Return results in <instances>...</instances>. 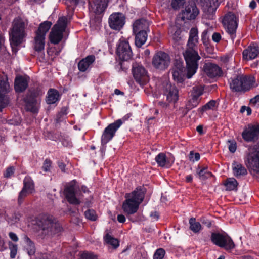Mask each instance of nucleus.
I'll return each mask as SVG.
<instances>
[{"label": "nucleus", "instance_id": "1", "mask_svg": "<svg viewBox=\"0 0 259 259\" xmlns=\"http://www.w3.org/2000/svg\"><path fill=\"white\" fill-rule=\"evenodd\" d=\"M27 26V24L21 18H17L13 20L9 32L10 45L13 52L16 53L17 47L24 41L27 35L25 31Z\"/></svg>", "mask_w": 259, "mask_h": 259}, {"label": "nucleus", "instance_id": "2", "mask_svg": "<svg viewBox=\"0 0 259 259\" xmlns=\"http://www.w3.org/2000/svg\"><path fill=\"white\" fill-rule=\"evenodd\" d=\"M146 189L141 187L137 188L132 193H126L125 200L123 202L122 208L124 212L130 215L136 213L139 205L144 200Z\"/></svg>", "mask_w": 259, "mask_h": 259}, {"label": "nucleus", "instance_id": "3", "mask_svg": "<svg viewBox=\"0 0 259 259\" xmlns=\"http://www.w3.org/2000/svg\"><path fill=\"white\" fill-rule=\"evenodd\" d=\"M37 225L41 230L44 236H50L61 231L60 224L52 216L48 214L40 215L37 220Z\"/></svg>", "mask_w": 259, "mask_h": 259}, {"label": "nucleus", "instance_id": "4", "mask_svg": "<svg viewBox=\"0 0 259 259\" xmlns=\"http://www.w3.org/2000/svg\"><path fill=\"white\" fill-rule=\"evenodd\" d=\"M254 82L253 77L239 75L236 77L231 78L230 87L233 92L245 93L254 87Z\"/></svg>", "mask_w": 259, "mask_h": 259}, {"label": "nucleus", "instance_id": "5", "mask_svg": "<svg viewBox=\"0 0 259 259\" xmlns=\"http://www.w3.org/2000/svg\"><path fill=\"white\" fill-rule=\"evenodd\" d=\"M245 163L250 172L259 175V144L249 147L246 152Z\"/></svg>", "mask_w": 259, "mask_h": 259}, {"label": "nucleus", "instance_id": "6", "mask_svg": "<svg viewBox=\"0 0 259 259\" xmlns=\"http://www.w3.org/2000/svg\"><path fill=\"white\" fill-rule=\"evenodd\" d=\"M187 67V77L190 78L196 73L198 66V61L201 59L197 49H187L183 53Z\"/></svg>", "mask_w": 259, "mask_h": 259}, {"label": "nucleus", "instance_id": "7", "mask_svg": "<svg viewBox=\"0 0 259 259\" xmlns=\"http://www.w3.org/2000/svg\"><path fill=\"white\" fill-rule=\"evenodd\" d=\"M67 22L66 17H61L54 25L49 34V39L52 44H58L62 40L63 32L67 26Z\"/></svg>", "mask_w": 259, "mask_h": 259}, {"label": "nucleus", "instance_id": "8", "mask_svg": "<svg viewBox=\"0 0 259 259\" xmlns=\"http://www.w3.org/2000/svg\"><path fill=\"white\" fill-rule=\"evenodd\" d=\"M52 23L46 21L41 23L36 31V36L34 38V49L37 52H40L44 49L45 36L50 29Z\"/></svg>", "mask_w": 259, "mask_h": 259}, {"label": "nucleus", "instance_id": "9", "mask_svg": "<svg viewBox=\"0 0 259 259\" xmlns=\"http://www.w3.org/2000/svg\"><path fill=\"white\" fill-rule=\"evenodd\" d=\"M212 242L220 247L229 250L235 247V244L231 237L226 233L213 232L211 235Z\"/></svg>", "mask_w": 259, "mask_h": 259}, {"label": "nucleus", "instance_id": "10", "mask_svg": "<svg viewBox=\"0 0 259 259\" xmlns=\"http://www.w3.org/2000/svg\"><path fill=\"white\" fill-rule=\"evenodd\" d=\"M132 73L136 81L140 85H144L149 80L147 71L140 63H133Z\"/></svg>", "mask_w": 259, "mask_h": 259}, {"label": "nucleus", "instance_id": "11", "mask_svg": "<svg viewBox=\"0 0 259 259\" xmlns=\"http://www.w3.org/2000/svg\"><path fill=\"white\" fill-rule=\"evenodd\" d=\"M10 91L7 77L0 75V112L9 104L10 99L7 94Z\"/></svg>", "mask_w": 259, "mask_h": 259}, {"label": "nucleus", "instance_id": "12", "mask_svg": "<svg viewBox=\"0 0 259 259\" xmlns=\"http://www.w3.org/2000/svg\"><path fill=\"white\" fill-rule=\"evenodd\" d=\"M78 190L79 187L77 186L75 180L71 181L66 185L64 189V193L69 203L74 205H78L80 203V201L77 198Z\"/></svg>", "mask_w": 259, "mask_h": 259}, {"label": "nucleus", "instance_id": "13", "mask_svg": "<svg viewBox=\"0 0 259 259\" xmlns=\"http://www.w3.org/2000/svg\"><path fill=\"white\" fill-rule=\"evenodd\" d=\"M39 95V92L37 90H29L26 96L24 98V101L26 104V109L33 113H37L38 109L37 106V97Z\"/></svg>", "mask_w": 259, "mask_h": 259}, {"label": "nucleus", "instance_id": "14", "mask_svg": "<svg viewBox=\"0 0 259 259\" xmlns=\"http://www.w3.org/2000/svg\"><path fill=\"white\" fill-rule=\"evenodd\" d=\"M222 23L227 32L230 35L232 39H233L236 36L237 27L236 17L234 14L232 12L226 14L223 19Z\"/></svg>", "mask_w": 259, "mask_h": 259}, {"label": "nucleus", "instance_id": "15", "mask_svg": "<svg viewBox=\"0 0 259 259\" xmlns=\"http://www.w3.org/2000/svg\"><path fill=\"white\" fill-rule=\"evenodd\" d=\"M123 122L121 119H118L114 122L110 124L104 130L101 137L102 145L106 144L114 136L117 130L122 125Z\"/></svg>", "mask_w": 259, "mask_h": 259}, {"label": "nucleus", "instance_id": "16", "mask_svg": "<svg viewBox=\"0 0 259 259\" xmlns=\"http://www.w3.org/2000/svg\"><path fill=\"white\" fill-rule=\"evenodd\" d=\"M169 64V56L165 52H158L153 57L152 64L157 69H165L168 67Z\"/></svg>", "mask_w": 259, "mask_h": 259}, {"label": "nucleus", "instance_id": "17", "mask_svg": "<svg viewBox=\"0 0 259 259\" xmlns=\"http://www.w3.org/2000/svg\"><path fill=\"white\" fill-rule=\"evenodd\" d=\"M199 11L193 1H190L185 4V9L182 11V20H193L199 14Z\"/></svg>", "mask_w": 259, "mask_h": 259}, {"label": "nucleus", "instance_id": "18", "mask_svg": "<svg viewBox=\"0 0 259 259\" xmlns=\"http://www.w3.org/2000/svg\"><path fill=\"white\" fill-rule=\"evenodd\" d=\"M116 54L122 61H127L132 58L133 53L127 41H120L116 49Z\"/></svg>", "mask_w": 259, "mask_h": 259}, {"label": "nucleus", "instance_id": "19", "mask_svg": "<svg viewBox=\"0 0 259 259\" xmlns=\"http://www.w3.org/2000/svg\"><path fill=\"white\" fill-rule=\"evenodd\" d=\"M163 94L166 97V100L169 103H176L179 98L178 90L176 87L170 82L163 84Z\"/></svg>", "mask_w": 259, "mask_h": 259}, {"label": "nucleus", "instance_id": "20", "mask_svg": "<svg viewBox=\"0 0 259 259\" xmlns=\"http://www.w3.org/2000/svg\"><path fill=\"white\" fill-rule=\"evenodd\" d=\"M243 139L246 142H254L259 138V125H248L242 133Z\"/></svg>", "mask_w": 259, "mask_h": 259}, {"label": "nucleus", "instance_id": "21", "mask_svg": "<svg viewBox=\"0 0 259 259\" xmlns=\"http://www.w3.org/2000/svg\"><path fill=\"white\" fill-rule=\"evenodd\" d=\"M125 23V17L121 13H115L111 14L109 18V24L110 28L114 30H119Z\"/></svg>", "mask_w": 259, "mask_h": 259}, {"label": "nucleus", "instance_id": "22", "mask_svg": "<svg viewBox=\"0 0 259 259\" xmlns=\"http://www.w3.org/2000/svg\"><path fill=\"white\" fill-rule=\"evenodd\" d=\"M203 70L211 78H217L223 76V74L222 68L218 65L212 63H205L203 66Z\"/></svg>", "mask_w": 259, "mask_h": 259}, {"label": "nucleus", "instance_id": "23", "mask_svg": "<svg viewBox=\"0 0 259 259\" xmlns=\"http://www.w3.org/2000/svg\"><path fill=\"white\" fill-rule=\"evenodd\" d=\"M185 69L183 62L178 60H176L174 66L171 69L173 79L178 82H182L185 77Z\"/></svg>", "mask_w": 259, "mask_h": 259}, {"label": "nucleus", "instance_id": "24", "mask_svg": "<svg viewBox=\"0 0 259 259\" xmlns=\"http://www.w3.org/2000/svg\"><path fill=\"white\" fill-rule=\"evenodd\" d=\"M259 54V47L254 44L250 45L242 53L243 58L246 60H252Z\"/></svg>", "mask_w": 259, "mask_h": 259}, {"label": "nucleus", "instance_id": "25", "mask_svg": "<svg viewBox=\"0 0 259 259\" xmlns=\"http://www.w3.org/2000/svg\"><path fill=\"white\" fill-rule=\"evenodd\" d=\"M149 22L144 18L138 19L133 25V32H147L149 30Z\"/></svg>", "mask_w": 259, "mask_h": 259}, {"label": "nucleus", "instance_id": "26", "mask_svg": "<svg viewBox=\"0 0 259 259\" xmlns=\"http://www.w3.org/2000/svg\"><path fill=\"white\" fill-rule=\"evenodd\" d=\"M28 80L27 77L22 76L16 77L15 79L14 89L16 92L22 93L28 87Z\"/></svg>", "mask_w": 259, "mask_h": 259}, {"label": "nucleus", "instance_id": "27", "mask_svg": "<svg viewBox=\"0 0 259 259\" xmlns=\"http://www.w3.org/2000/svg\"><path fill=\"white\" fill-rule=\"evenodd\" d=\"M198 31L196 28L193 27L190 29L189 37L187 44V49H197L198 42Z\"/></svg>", "mask_w": 259, "mask_h": 259}, {"label": "nucleus", "instance_id": "28", "mask_svg": "<svg viewBox=\"0 0 259 259\" xmlns=\"http://www.w3.org/2000/svg\"><path fill=\"white\" fill-rule=\"evenodd\" d=\"M203 3V8L205 12L213 14L219 6L218 0H196Z\"/></svg>", "mask_w": 259, "mask_h": 259}, {"label": "nucleus", "instance_id": "29", "mask_svg": "<svg viewBox=\"0 0 259 259\" xmlns=\"http://www.w3.org/2000/svg\"><path fill=\"white\" fill-rule=\"evenodd\" d=\"M95 60V57L93 55H89L81 60L78 63L79 70L81 72H85L93 63Z\"/></svg>", "mask_w": 259, "mask_h": 259}, {"label": "nucleus", "instance_id": "30", "mask_svg": "<svg viewBox=\"0 0 259 259\" xmlns=\"http://www.w3.org/2000/svg\"><path fill=\"white\" fill-rule=\"evenodd\" d=\"M59 93L57 90L50 89L48 92L46 102L48 104H54L59 100Z\"/></svg>", "mask_w": 259, "mask_h": 259}, {"label": "nucleus", "instance_id": "31", "mask_svg": "<svg viewBox=\"0 0 259 259\" xmlns=\"http://www.w3.org/2000/svg\"><path fill=\"white\" fill-rule=\"evenodd\" d=\"M233 172L234 175L237 178L245 176L247 174L246 169L242 164L235 162L233 163Z\"/></svg>", "mask_w": 259, "mask_h": 259}, {"label": "nucleus", "instance_id": "32", "mask_svg": "<svg viewBox=\"0 0 259 259\" xmlns=\"http://www.w3.org/2000/svg\"><path fill=\"white\" fill-rule=\"evenodd\" d=\"M135 35V45L138 47H141L146 42L147 38V32H133Z\"/></svg>", "mask_w": 259, "mask_h": 259}, {"label": "nucleus", "instance_id": "33", "mask_svg": "<svg viewBox=\"0 0 259 259\" xmlns=\"http://www.w3.org/2000/svg\"><path fill=\"white\" fill-rule=\"evenodd\" d=\"M108 3V0H94L96 13L100 14L103 12L107 7Z\"/></svg>", "mask_w": 259, "mask_h": 259}, {"label": "nucleus", "instance_id": "34", "mask_svg": "<svg viewBox=\"0 0 259 259\" xmlns=\"http://www.w3.org/2000/svg\"><path fill=\"white\" fill-rule=\"evenodd\" d=\"M155 160L158 165L160 167L170 166V163L166 158V155L163 153H160L155 157Z\"/></svg>", "mask_w": 259, "mask_h": 259}, {"label": "nucleus", "instance_id": "35", "mask_svg": "<svg viewBox=\"0 0 259 259\" xmlns=\"http://www.w3.org/2000/svg\"><path fill=\"white\" fill-rule=\"evenodd\" d=\"M227 191L236 190L238 182L234 178H229L226 179L224 183Z\"/></svg>", "mask_w": 259, "mask_h": 259}, {"label": "nucleus", "instance_id": "36", "mask_svg": "<svg viewBox=\"0 0 259 259\" xmlns=\"http://www.w3.org/2000/svg\"><path fill=\"white\" fill-rule=\"evenodd\" d=\"M22 189L30 193L34 190V183L30 177H25L23 181V187Z\"/></svg>", "mask_w": 259, "mask_h": 259}, {"label": "nucleus", "instance_id": "37", "mask_svg": "<svg viewBox=\"0 0 259 259\" xmlns=\"http://www.w3.org/2000/svg\"><path fill=\"white\" fill-rule=\"evenodd\" d=\"M24 239L26 243L25 248L27 253L30 256L33 255L35 252V247L34 243L27 236L25 237Z\"/></svg>", "mask_w": 259, "mask_h": 259}, {"label": "nucleus", "instance_id": "38", "mask_svg": "<svg viewBox=\"0 0 259 259\" xmlns=\"http://www.w3.org/2000/svg\"><path fill=\"white\" fill-rule=\"evenodd\" d=\"M216 101L215 100H212L203 106L202 107L198 109V111L200 113L201 115L203 114V113L208 110H213L214 108L216 107Z\"/></svg>", "mask_w": 259, "mask_h": 259}, {"label": "nucleus", "instance_id": "39", "mask_svg": "<svg viewBox=\"0 0 259 259\" xmlns=\"http://www.w3.org/2000/svg\"><path fill=\"white\" fill-rule=\"evenodd\" d=\"M105 241L108 244L111 245L113 248H116L119 246V241L118 239L113 237L109 233H107L104 237Z\"/></svg>", "mask_w": 259, "mask_h": 259}, {"label": "nucleus", "instance_id": "40", "mask_svg": "<svg viewBox=\"0 0 259 259\" xmlns=\"http://www.w3.org/2000/svg\"><path fill=\"white\" fill-rule=\"evenodd\" d=\"M190 229L194 233L199 232L201 229V225L198 222L196 221L195 218H191L189 220Z\"/></svg>", "mask_w": 259, "mask_h": 259}, {"label": "nucleus", "instance_id": "41", "mask_svg": "<svg viewBox=\"0 0 259 259\" xmlns=\"http://www.w3.org/2000/svg\"><path fill=\"white\" fill-rule=\"evenodd\" d=\"M203 94V90L198 87H194L193 88L192 91H191V96L193 99H195V100H200L199 97Z\"/></svg>", "mask_w": 259, "mask_h": 259}, {"label": "nucleus", "instance_id": "42", "mask_svg": "<svg viewBox=\"0 0 259 259\" xmlns=\"http://www.w3.org/2000/svg\"><path fill=\"white\" fill-rule=\"evenodd\" d=\"M197 173L198 175L199 178L202 180H204L211 177L212 176L211 172L207 170V168H203L199 171L197 170Z\"/></svg>", "mask_w": 259, "mask_h": 259}, {"label": "nucleus", "instance_id": "43", "mask_svg": "<svg viewBox=\"0 0 259 259\" xmlns=\"http://www.w3.org/2000/svg\"><path fill=\"white\" fill-rule=\"evenodd\" d=\"M199 102L200 100H195L191 98L186 105V108L187 109L186 113L193 108L196 107L199 104Z\"/></svg>", "mask_w": 259, "mask_h": 259}, {"label": "nucleus", "instance_id": "44", "mask_svg": "<svg viewBox=\"0 0 259 259\" xmlns=\"http://www.w3.org/2000/svg\"><path fill=\"white\" fill-rule=\"evenodd\" d=\"M85 217L92 221H95L97 220V215L95 210L93 209H88L84 212Z\"/></svg>", "mask_w": 259, "mask_h": 259}, {"label": "nucleus", "instance_id": "45", "mask_svg": "<svg viewBox=\"0 0 259 259\" xmlns=\"http://www.w3.org/2000/svg\"><path fill=\"white\" fill-rule=\"evenodd\" d=\"M201 40L203 45L206 47H208L210 42V39L208 36V29H206L204 30V31L202 33L201 35Z\"/></svg>", "mask_w": 259, "mask_h": 259}, {"label": "nucleus", "instance_id": "46", "mask_svg": "<svg viewBox=\"0 0 259 259\" xmlns=\"http://www.w3.org/2000/svg\"><path fill=\"white\" fill-rule=\"evenodd\" d=\"M79 259H98V256L93 253L84 251L80 255Z\"/></svg>", "mask_w": 259, "mask_h": 259}, {"label": "nucleus", "instance_id": "47", "mask_svg": "<svg viewBox=\"0 0 259 259\" xmlns=\"http://www.w3.org/2000/svg\"><path fill=\"white\" fill-rule=\"evenodd\" d=\"M30 194V193L22 189L20 192L19 194L18 198V204L19 205H21L23 203L24 199L27 196Z\"/></svg>", "mask_w": 259, "mask_h": 259}, {"label": "nucleus", "instance_id": "48", "mask_svg": "<svg viewBox=\"0 0 259 259\" xmlns=\"http://www.w3.org/2000/svg\"><path fill=\"white\" fill-rule=\"evenodd\" d=\"M165 253V250L163 248L157 249L153 255V259H162Z\"/></svg>", "mask_w": 259, "mask_h": 259}, {"label": "nucleus", "instance_id": "49", "mask_svg": "<svg viewBox=\"0 0 259 259\" xmlns=\"http://www.w3.org/2000/svg\"><path fill=\"white\" fill-rule=\"evenodd\" d=\"M185 0H172L171 6L174 9H179L184 5Z\"/></svg>", "mask_w": 259, "mask_h": 259}, {"label": "nucleus", "instance_id": "50", "mask_svg": "<svg viewBox=\"0 0 259 259\" xmlns=\"http://www.w3.org/2000/svg\"><path fill=\"white\" fill-rule=\"evenodd\" d=\"M52 161L48 159H46L43 163V165L42 166V168L44 170V171L47 172L49 171L50 167L51 166Z\"/></svg>", "mask_w": 259, "mask_h": 259}, {"label": "nucleus", "instance_id": "51", "mask_svg": "<svg viewBox=\"0 0 259 259\" xmlns=\"http://www.w3.org/2000/svg\"><path fill=\"white\" fill-rule=\"evenodd\" d=\"M10 257L12 258H14L16 255L17 252V246L16 245L12 244L10 245Z\"/></svg>", "mask_w": 259, "mask_h": 259}, {"label": "nucleus", "instance_id": "52", "mask_svg": "<svg viewBox=\"0 0 259 259\" xmlns=\"http://www.w3.org/2000/svg\"><path fill=\"white\" fill-rule=\"evenodd\" d=\"M200 154L198 153H194L193 151H191L190 153L189 159L190 160L193 161V162L196 160L198 161L200 159Z\"/></svg>", "mask_w": 259, "mask_h": 259}, {"label": "nucleus", "instance_id": "53", "mask_svg": "<svg viewBox=\"0 0 259 259\" xmlns=\"http://www.w3.org/2000/svg\"><path fill=\"white\" fill-rule=\"evenodd\" d=\"M15 168L13 166H10L7 168L6 172L4 174V176L6 178H10L14 172Z\"/></svg>", "mask_w": 259, "mask_h": 259}, {"label": "nucleus", "instance_id": "54", "mask_svg": "<svg viewBox=\"0 0 259 259\" xmlns=\"http://www.w3.org/2000/svg\"><path fill=\"white\" fill-rule=\"evenodd\" d=\"M230 144L229 145V151L231 153H234L236 150V143L235 141H229Z\"/></svg>", "mask_w": 259, "mask_h": 259}, {"label": "nucleus", "instance_id": "55", "mask_svg": "<svg viewBox=\"0 0 259 259\" xmlns=\"http://www.w3.org/2000/svg\"><path fill=\"white\" fill-rule=\"evenodd\" d=\"M250 103L252 105H259V95L255 96L254 98L250 99Z\"/></svg>", "mask_w": 259, "mask_h": 259}, {"label": "nucleus", "instance_id": "56", "mask_svg": "<svg viewBox=\"0 0 259 259\" xmlns=\"http://www.w3.org/2000/svg\"><path fill=\"white\" fill-rule=\"evenodd\" d=\"M21 214L19 213V212H15L12 217V218H11V220L13 222H14V223H17L18 222L19 220H20V218H21Z\"/></svg>", "mask_w": 259, "mask_h": 259}, {"label": "nucleus", "instance_id": "57", "mask_svg": "<svg viewBox=\"0 0 259 259\" xmlns=\"http://www.w3.org/2000/svg\"><path fill=\"white\" fill-rule=\"evenodd\" d=\"M212 39L213 41L219 42L221 39V35L219 33L214 32L212 36Z\"/></svg>", "mask_w": 259, "mask_h": 259}, {"label": "nucleus", "instance_id": "58", "mask_svg": "<svg viewBox=\"0 0 259 259\" xmlns=\"http://www.w3.org/2000/svg\"><path fill=\"white\" fill-rule=\"evenodd\" d=\"M62 144L65 147H71L72 146V142L67 139H64L62 141Z\"/></svg>", "mask_w": 259, "mask_h": 259}, {"label": "nucleus", "instance_id": "59", "mask_svg": "<svg viewBox=\"0 0 259 259\" xmlns=\"http://www.w3.org/2000/svg\"><path fill=\"white\" fill-rule=\"evenodd\" d=\"M123 65L124 63L122 62H119V63L117 65H116V69L118 71H120V70L125 71L126 70V68L123 67Z\"/></svg>", "mask_w": 259, "mask_h": 259}, {"label": "nucleus", "instance_id": "60", "mask_svg": "<svg viewBox=\"0 0 259 259\" xmlns=\"http://www.w3.org/2000/svg\"><path fill=\"white\" fill-rule=\"evenodd\" d=\"M201 222L202 224L205 225L207 227H210L211 226V223L209 220L205 219V218H201Z\"/></svg>", "mask_w": 259, "mask_h": 259}, {"label": "nucleus", "instance_id": "61", "mask_svg": "<svg viewBox=\"0 0 259 259\" xmlns=\"http://www.w3.org/2000/svg\"><path fill=\"white\" fill-rule=\"evenodd\" d=\"M9 236L11 239L14 242H17L18 240V238L16 234L13 232H10Z\"/></svg>", "mask_w": 259, "mask_h": 259}, {"label": "nucleus", "instance_id": "62", "mask_svg": "<svg viewBox=\"0 0 259 259\" xmlns=\"http://www.w3.org/2000/svg\"><path fill=\"white\" fill-rule=\"evenodd\" d=\"M68 212L70 214H71L74 217H76V218H77L78 214V209L73 210L71 208H68Z\"/></svg>", "mask_w": 259, "mask_h": 259}, {"label": "nucleus", "instance_id": "63", "mask_svg": "<svg viewBox=\"0 0 259 259\" xmlns=\"http://www.w3.org/2000/svg\"><path fill=\"white\" fill-rule=\"evenodd\" d=\"M150 217L154 220H157L159 219V215L157 212L154 211L151 213Z\"/></svg>", "mask_w": 259, "mask_h": 259}, {"label": "nucleus", "instance_id": "64", "mask_svg": "<svg viewBox=\"0 0 259 259\" xmlns=\"http://www.w3.org/2000/svg\"><path fill=\"white\" fill-rule=\"evenodd\" d=\"M117 219L119 223H123L125 221V217L123 214H118Z\"/></svg>", "mask_w": 259, "mask_h": 259}]
</instances>
